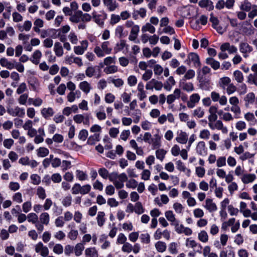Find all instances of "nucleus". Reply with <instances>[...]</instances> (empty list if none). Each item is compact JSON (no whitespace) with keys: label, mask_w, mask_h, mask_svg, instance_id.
<instances>
[{"label":"nucleus","mask_w":257,"mask_h":257,"mask_svg":"<svg viewBox=\"0 0 257 257\" xmlns=\"http://www.w3.org/2000/svg\"><path fill=\"white\" fill-rule=\"evenodd\" d=\"M93 51L98 58H102L106 55L110 54L112 51V48L109 41H105L101 43L100 46H96Z\"/></svg>","instance_id":"nucleus-1"},{"label":"nucleus","mask_w":257,"mask_h":257,"mask_svg":"<svg viewBox=\"0 0 257 257\" xmlns=\"http://www.w3.org/2000/svg\"><path fill=\"white\" fill-rule=\"evenodd\" d=\"M109 179L117 189H120L124 187V183L127 181V176L124 173L120 174L113 173Z\"/></svg>","instance_id":"nucleus-2"},{"label":"nucleus","mask_w":257,"mask_h":257,"mask_svg":"<svg viewBox=\"0 0 257 257\" xmlns=\"http://www.w3.org/2000/svg\"><path fill=\"white\" fill-rule=\"evenodd\" d=\"M7 112L13 117H23L25 114V109L18 106L8 107Z\"/></svg>","instance_id":"nucleus-3"},{"label":"nucleus","mask_w":257,"mask_h":257,"mask_svg":"<svg viewBox=\"0 0 257 257\" xmlns=\"http://www.w3.org/2000/svg\"><path fill=\"white\" fill-rule=\"evenodd\" d=\"M73 120L77 124L83 123L84 125L89 126L90 125V114L88 113L76 114L73 116Z\"/></svg>","instance_id":"nucleus-4"},{"label":"nucleus","mask_w":257,"mask_h":257,"mask_svg":"<svg viewBox=\"0 0 257 257\" xmlns=\"http://www.w3.org/2000/svg\"><path fill=\"white\" fill-rule=\"evenodd\" d=\"M163 87V83L155 79H152L146 85V89L150 90H153L155 89L157 91H160Z\"/></svg>","instance_id":"nucleus-5"},{"label":"nucleus","mask_w":257,"mask_h":257,"mask_svg":"<svg viewBox=\"0 0 257 257\" xmlns=\"http://www.w3.org/2000/svg\"><path fill=\"white\" fill-rule=\"evenodd\" d=\"M208 126L212 130L221 131L222 134H226L228 133L227 127L223 125L222 121L220 120H217L213 123H208Z\"/></svg>","instance_id":"nucleus-6"},{"label":"nucleus","mask_w":257,"mask_h":257,"mask_svg":"<svg viewBox=\"0 0 257 257\" xmlns=\"http://www.w3.org/2000/svg\"><path fill=\"white\" fill-rule=\"evenodd\" d=\"M34 248L36 252L39 253L42 256L46 257L49 255L48 248L44 245L42 242H39L35 244Z\"/></svg>","instance_id":"nucleus-7"},{"label":"nucleus","mask_w":257,"mask_h":257,"mask_svg":"<svg viewBox=\"0 0 257 257\" xmlns=\"http://www.w3.org/2000/svg\"><path fill=\"white\" fill-rule=\"evenodd\" d=\"M239 49L244 58H247L248 56V54L253 51V48L247 42H241L239 43Z\"/></svg>","instance_id":"nucleus-8"},{"label":"nucleus","mask_w":257,"mask_h":257,"mask_svg":"<svg viewBox=\"0 0 257 257\" xmlns=\"http://www.w3.org/2000/svg\"><path fill=\"white\" fill-rule=\"evenodd\" d=\"M163 237L165 239L168 240L170 238V231L167 229L162 230L158 228L154 234V237L156 240H159Z\"/></svg>","instance_id":"nucleus-9"},{"label":"nucleus","mask_w":257,"mask_h":257,"mask_svg":"<svg viewBox=\"0 0 257 257\" xmlns=\"http://www.w3.org/2000/svg\"><path fill=\"white\" fill-rule=\"evenodd\" d=\"M81 45L74 46V52L76 55H82L86 51L88 46L87 40H83L80 42Z\"/></svg>","instance_id":"nucleus-10"},{"label":"nucleus","mask_w":257,"mask_h":257,"mask_svg":"<svg viewBox=\"0 0 257 257\" xmlns=\"http://www.w3.org/2000/svg\"><path fill=\"white\" fill-rule=\"evenodd\" d=\"M200 96L198 93H193L189 97V99L187 102V106L189 108H194L199 102Z\"/></svg>","instance_id":"nucleus-11"},{"label":"nucleus","mask_w":257,"mask_h":257,"mask_svg":"<svg viewBox=\"0 0 257 257\" xmlns=\"http://www.w3.org/2000/svg\"><path fill=\"white\" fill-rule=\"evenodd\" d=\"M240 178L243 184H247L253 183L256 179V176L253 173H245Z\"/></svg>","instance_id":"nucleus-12"},{"label":"nucleus","mask_w":257,"mask_h":257,"mask_svg":"<svg viewBox=\"0 0 257 257\" xmlns=\"http://www.w3.org/2000/svg\"><path fill=\"white\" fill-rule=\"evenodd\" d=\"M181 95V90L179 88H176L173 94H169L167 97V103L168 104L173 103L176 99H179Z\"/></svg>","instance_id":"nucleus-13"},{"label":"nucleus","mask_w":257,"mask_h":257,"mask_svg":"<svg viewBox=\"0 0 257 257\" xmlns=\"http://www.w3.org/2000/svg\"><path fill=\"white\" fill-rule=\"evenodd\" d=\"M188 60L190 63H192L193 66L196 68H200L201 63L199 56L195 53H189L187 56Z\"/></svg>","instance_id":"nucleus-14"},{"label":"nucleus","mask_w":257,"mask_h":257,"mask_svg":"<svg viewBox=\"0 0 257 257\" xmlns=\"http://www.w3.org/2000/svg\"><path fill=\"white\" fill-rule=\"evenodd\" d=\"M196 153L200 156H206L207 155V148L204 142L200 141L196 147Z\"/></svg>","instance_id":"nucleus-15"},{"label":"nucleus","mask_w":257,"mask_h":257,"mask_svg":"<svg viewBox=\"0 0 257 257\" xmlns=\"http://www.w3.org/2000/svg\"><path fill=\"white\" fill-rule=\"evenodd\" d=\"M188 134L183 131H179L177 133V137L176 141L179 144H186L188 142Z\"/></svg>","instance_id":"nucleus-16"},{"label":"nucleus","mask_w":257,"mask_h":257,"mask_svg":"<svg viewBox=\"0 0 257 257\" xmlns=\"http://www.w3.org/2000/svg\"><path fill=\"white\" fill-rule=\"evenodd\" d=\"M102 2L104 6L109 12H113L118 7V4L116 1L102 0Z\"/></svg>","instance_id":"nucleus-17"},{"label":"nucleus","mask_w":257,"mask_h":257,"mask_svg":"<svg viewBox=\"0 0 257 257\" xmlns=\"http://www.w3.org/2000/svg\"><path fill=\"white\" fill-rule=\"evenodd\" d=\"M203 207L209 212L216 211L217 210V207L216 204L213 202L212 199L207 198L205 200V204Z\"/></svg>","instance_id":"nucleus-18"},{"label":"nucleus","mask_w":257,"mask_h":257,"mask_svg":"<svg viewBox=\"0 0 257 257\" xmlns=\"http://www.w3.org/2000/svg\"><path fill=\"white\" fill-rule=\"evenodd\" d=\"M220 49L221 51H227L229 54L236 53L237 51V49L235 46L231 45L228 42L222 44L220 46Z\"/></svg>","instance_id":"nucleus-19"},{"label":"nucleus","mask_w":257,"mask_h":257,"mask_svg":"<svg viewBox=\"0 0 257 257\" xmlns=\"http://www.w3.org/2000/svg\"><path fill=\"white\" fill-rule=\"evenodd\" d=\"M180 86L182 89L188 92H190L194 90L193 84L190 82H186V80H180Z\"/></svg>","instance_id":"nucleus-20"},{"label":"nucleus","mask_w":257,"mask_h":257,"mask_svg":"<svg viewBox=\"0 0 257 257\" xmlns=\"http://www.w3.org/2000/svg\"><path fill=\"white\" fill-rule=\"evenodd\" d=\"M211 69L209 67L206 66H204L202 67L201 69V72L202 74H198L197 78L200 83V86L201 88L203 87V84L204 82L203 76L209 73Z\"/></svg>","instance_id":"nucleus-21"},{"label":"nucleus","mask_w":257,"mask_h":257,"mask_svg":"<svg viewBox=\"0 0 257 257\" xmlns=\"http://www.w3.org/2000/svg\"><path fill=\"white\" fill-rule=\"evenodd\" d=\"M205 62L214 70H218L220 67V63L212 57L207 58L205 60Z\"/></svg>","instance_id":"nucleus-22"},{"label":"nucleus","mask_w":257,"mask_h":257,"mask_svg":"<svg viewBox=\"0 0 257 257\" xmlns=\"http://www.w3.org/2000/svg\"><path fill=\"white\" fill-rule=\"evenodd\" d=\"M85 73L86 76L89 78L93 76L99 78L101 76L100 74H96V67L92 66L88 67L86 69Z\"/></svg>","instance_id":"nucleus-23"},{"label":"nucleus","mask_w":257,"mask_h":257,"mask_svg":"<svg viewBox=\"0 0 257 257\" xmlns=\"http://www.w3.org/2000/svg\"><path fill=\"white\" fill-rule=\"evenodd\" d=\"M198 4L201 8H205L208 11L213 10L214 9L213 3L211 0H201Z\"/></svg>","instance_id":"nucleus-24"},{"label":"nucleus","mask_w":257,"mask_h":257,"mask_svg":"<svg viewBox=\"0 0 257 257\" xmlns=\"http://www.w3.org/2000/svg\"><path fill=\"white\" fill-rule=\"evenodd\" d=\"M126 34L124 31V27L123 26L118 25L114 30V35L116 38L121 39L125 37Z\"/></svg>","instance_id":"nucleus-25"},{"label":"nucleus","mask_w":257,"mask_h":257,"mask_svg":"<svg viewBox=\"0 0 257 257\" xmlns=\"http://www.w3.org/2000/svg\"><path fill=\"white\" fill-rule=\"evenodd\" d=\"M79 88L86 94L89 93L92 89L91 84L86 81L81 82L79 84Z\"/></svg>","instance_id":"nucleus-26"},{"label":"nucleus","mask_w":257,"mask_h":257,"mask_svg":"<svg viewBox=\"0 0 257 257\" xmlns=\"http://www.w3.org/2000/svg\"><path fill=\"white\" fill-rule=\"evenodd\" d=\"M176 84V81L173 76H170L165 82L163 87L165 90L170 91L172 87Z\"/></svg>","instance_id":"nucleus-27"},{"label":"nucleus","mask_w":257,"mask_h":257,"mask_svg":"<svg viewBox=\"0 0 257 257\" xmlns=\"http://www.w3.org/2000/svg\"><path fill=\"white\" fill-rule=\"evenodd\" d=\"M142 33L149 32L150 34H154L156 32L155 27L149 22L146 23L141 28Z\"/></svg>","instance_id":"nucleus-28"},{"label":"nucleus","mask_w":257,"mask_h":257,"mask_svg":"<svg viewBox=\"0 0 257 257\" xmlns=\"http://www.w3.org/2000/svg\"><path fill=\"white\" fill-rule=\"evenodd\" d=\"M41 113L43 117H44L45 119H48L54 115V111L52 107H45L41 110Z\"/></svg>","instance_id":"nucleus-29"},{"label":"nucleus","mask_w":257,"mask_h":257,"mask_svg":"<svg viewBox=\"0 0 257 257\" xmlns=\"http://www.w3.org/2000/svg\"><path fill=\"white\" fill-rule=\"evenodd\" d=\"M32 26V23L30 21L27 20L25 21L23 25H18L17 26L19 30L21 32H23L24 31L26 32H29L30 31Z\"/></svg>","instance_id":"nucleus-30"},{"label":"nucleus","mask_w":257,"mask_h":257,"mask_svg":"<svg viewBox=\"0 0 257 257\" xmlns=\"http://www.w3.org/2000/svg\"><path fill=\"white\" fill-rule=\"evenodd\" d=\"M227 249H223L220 252V257H234V251L231 246H228Z\"/></svg>","instance_id":"nucleus-31"},{"label":"nucleus","mask_w":257,"mask_h":257,"mask_svg":"<svg viewBox=\"0 0 257 257\" xmlns=\"http://www.w3.org/2000/svg\"><path fill=\"white\" fill-rule=\"evenodd\" d=\"M54 51L57 57H61L64 54L63 47L60 42H55L54 46Z\"/></svg>","instance_id":"nucleus-32"},{"label":"nucleus","mask_w":257,"mask_h":257,"mask_svg":"<svg viewBox=\"0 0 257 257\" xmlns=\"http://www.w3.org/2000/svg\"><path fill=\"white\" fill-rule=\"evenodd\" d=\"M34 31L37 33H40L41 32L40 28L44 26V21L40 18L36 19L34 22Z\"/></svg>","instance_id":"nucleus-33"},{"label":"nucleus","mask_w":257,"mask_h":257,"mask_svg":"<svg viewBox=\"0 0 257 257\" xmlns=\"http://www.w3.org/2000/svg\"><path fill=\"white\" fill-rule=\"evenodd\" d=\"M86 257H98V251L94 247L87 248L85 250Z\"/></svg>","instance_id":"nucleus-34"},{"label":"nucleus","mask_w":257,"mask_h":257,"mask_svg":"<svg viewBox=\"0 0 257 257\" xmlns=\"http://www.w3.org/2000/svg\"><path fill=\"white\" fill-rule=\"evenodd\" d=\"M79 235L78 230L71 228L69 232L67 233V237L71 241H74L77 239Z\"/></svg>","instance_id":"nucleus-35"},{"label":"nucleus","mask_w":257,"mask_h":257,"mask_svg":"<svg viewBox=\"0 0 257 257\" xmlns=\"http://www.w3.org/2000/svg\"><path fill=\"white\" fill-rule=\"evenodd\" d=\"M192 115L198 118H202L205 114L204 109L201 107H197L192 111Z\"/></svg>","instance_id":"nucleus-36"},{"label":"nucleus","mask_w":257,"mask_h":257,"mask_svg":"<svg viewBox=\"0 0 257 257\" xmlns=\"http://www.w3.org/2000/svg\"><path fill=\"white\" fill-rule=\"evenodd\" d=\"M233 79L238 83H242L244 81V76L242 73L238 70H235L233 73Z\"/></svg>","instance_id":"nucleus-37"},{"label":"nucleus","mask_w":257,"mask_h":257,"mask_svg":"<svg viewBox=\"0 0 257 257\" xmlns=\"http://www.w3.org/2000/svg\"><path fill=\"white\" fill-rule=\"evenodd\" d=\"M40 222L48 225L50 222V215L48 212H44L39 216Z\"/></svg>","instance_id":"nucleus-38"},{"label":"nucleus","mask_w":257,"mask_h":257,"mask_svg":"<svg viewBox=\"0 0 257 257\" xmlns=\"http://www.w3.org/2000/svg\"><path fill=\"white\" fill-rule=\"evenodd\" d=\"M42 56V53L40 50H36L33 54L32 58L31 59L32 62L35 64H38L40 62Z\"/></svg>","instance_id":"nucleus-39"},{"label":"nucleus","mask_w":257,"mask_h":257,"mask_svg":"<svg viewBox=\"0 0 257 257\" xmlns=\"http://www.w3.org/2000/svg\"><path fill=\"white\" fill-rule=\"evenodd\" d=\"M81 11H77L73 15H71L69 20L73 23H79L81 21Z\"/></svg>","instance_id":"nucleus-40"},{"label":"nucleus","mask_w":257,"mask_h":257,"mask_svg":"<svg viewBox=\"0 0 257 257\" xmlns=\"http://www.w3.org/2000/svg\"><path fill=\"white\" fill-rule=\"evenodd\" d=\"M165 216L167 219L170 222L171 225L175 223L178 220L176 219L175 214L171 210H168L165 212Z\"/></svg>","instance_id":"nucleus-41"},{"label":"nucleus","mask_w":257,"mask_h":257,"mask_svg":"<svg viewBox=\"0 0 257 257\" xmlns=\"http://www.w3.org/2000/svg\"><path fill=\"white\" fill-rule=\"evenodd\" d=\"M105 213L103 211H99L98 212L96 220L98 225L102 227L105 222Z\"/></svg>","instance_id":"nucleus-42"},{"label":"nucleus","mask_w":257,"mask_h":257,"mask_svg":"<svg viewBox=\"0 0 257 257\" xmlns=\"http://www.w3.org/2000/svg\"><path fill=\"white\" fill-rule=\"evenodd\" d=\"M84 249V246L83 243L80 242L77 243L74 247H73V251L76 256H79L82 253Z\"/></svg>","instance_id":"nucleus-43"},{"label":"nucleus","mask_w":257,"mask_h":257,"mask_svg":"<svg viewBox=\"0 0 257 257\" xmlns=\"http://www.w3.org/2000/svg\"><path fill=\"white\" fill-rule=\"evenodd\" d=\"M154 149L159 148L161 146V137L159 135L156 134L154 138L151 139V144Z\"/></svg>","instance_id":"nucleus-44"},{"label":"nucleus","mask_w":257,"mask_h":257,"mask_svg":"<svg viewBox=\"0 0 257 257\" xmlns=\"http://www.w3.org/2000/svg\"><path fill=\"white\" fill-rule=\"evenodd\" d=\"M186 245L187 247L195 248L198 247L200 249L202 248V246L199 243H197L195 240L191 239L190 238H188L186 240Z\"/></svg>","instance_id":"nucleus-45"},{"label":"nucleus","mask_w":257,"mask_h":257,"mask_svg":"<svg viewBox=\"0 0 257 257\" xmlns=\"http://www.w3.org/2000/svg\"><path fill=\"white\" fill-rule=\"evenodd\" d=\"M231 83V79L228 77H223L220 78L219 84L220 86L223 89Z\"/></svg>","instance_id":"nucleus-46"},{"label":"nucleus","mask_w":257,"mask_h":257,"mask_svg":"<svg viewBox=\"0 0 257 257\" xmlns=\"http://www.w3.org/2000/svg\"><path fill=\"white\" fill-rule=\"evenodd\" d=\"M100 140V134H94L91 135L87 139V143L90 145H94L96 142L99 141Z\"/></svg>","instance_id":"nucleus-47"},{"label":"nucleus","mask_w":257,"mask_h":257,"mask_svg":"<svg viewBox=\"0 0 257 257\" xmlns=\"http://www.w3.org/2000/svg\"><path fill=\"white\" fill-rule=\"evenodd\" d=\"M0 64L2 66L6 67L9 69H12L15 68L14 64L9 61L6 58H2L0 59Z\"/></svg>","instance_id":"nucleus-48"},{"label":"nucleus","mask_w":257,"mask_h":257,"mask_svg":"<svg viewBox=\"0 0 257 257\" xmlns=\"http://www.w3.org/2000/svg\"><path fill=\"white\" fill-rule=\"evenodd\" d=\"M198 239L203 243H206L208 241L209 236L207 232L205 230L200 231L198 234Z\"/></svg>","instance_id":"nucleus-49"},{"label":"nucleus","mask_w":257,"mask_h":257,"mask_svg":"<svg viewBox=\"0 0 257 257\" xmlns=\"http://www.w3.org/2000/svg\"><path fill=\"white\" fill-rule=\"evenodd\" d=\"M155 246L156 247V250L159 252H164L167 248V245L166 243L162 241H157L155 243Z\"/></svg>","instance_id":"nucleus-50"},{"label":"nucleus","mask_w":257,"mask_h":257,"mask_svg":"<svg viewBox=\"0 0 257 257\" xmlns=\"http://www.w3.org/2000/svg\"><path fill=\"white\" fill-rule=\"evenodd\" d=\"M76 177L79 181H85L88 179V175L86 172L80 170H76L75 172Z\"/></svg>","instance_id":"nucleus-51"},{"label":"nucleus","mask_w":257,"mask_h":257,"mask_svg":"<svg viewBox=\"0 0 257 257\" xmlns=\"http://www.w3.org/2000/svg\"><path fill=\"white\" fill-rule=\"evenodd\" d=\"M125 41L123 40H120L118 42L116 43L114 47V51L115 53H117L122 50L125 47Z\"/></svg>","instance_id":"nucleus-52"},{"label":"nucleus","mask_w":257,"mask_h":257,"mask_svg":"<svg viewBox=\"0 0 257 257\" xmlns=\"http://www.w3.org/2000/svg\"><path fill=\"white\" fill-rule=\"evenodd\" d=\"M145 209L141 202H137L135 204L134 212L137 214H142L145 212Z\"/></svg>","instance_id":"nucleus-53"},{"label":"nucleus","mask_w":257,"mask_h":257,"mask_svg":"<svg viewBox=\"0 0 257 257\" xmlns=\"http://www.w3.org/2000/svg\"><path fill=\"white\" fill-rule=\"evenodd\" d=\"M72 197L71 195L69 194L65 196L62 200L61 203L63 206L65 207H69L71 205Z\"/></svg>","instance_id":"nucleus-54"},{"label":"nucleus","mask_w":257,"mask_h":257,"mask_svg":"<svg viewBox=\"0 0 257 257\" xmlns=\"http://www.w3.org/2000/svg\"><path fill=\"white\" fill-rule=\"evenodd\" d=\"M195 75V72L192 69H189L186 71L184 76L181 80H187L193 79Z\"/></svg>","instance_id":"nucleus-55"},{"label":"nucleus","mask_w":257,"mask_h":257,"mask_svg":"<svg viewBox=\"0 0 257 257\" xmlns=\"http://www.w3.org/2000/svg\"><path fill=\"white\" fill-rule=\"evenodd\" d=\"M28 221L35 224L38 222V216L35 213H30L27 215Z\"/></svg>","instance_id":"nucleus-56"},{"label":"nucleus","mask_w":257,"mask_h":257,"mask_svg":"<svg viewBox=\"0 0 257 257\" xmlns=\"http://www.w3.org/2000/svg\"><path fill=\"white\" fill-rule=\"evenodd\" d=\"M166 153L167 151L163 149H159L155 152L156 158L161 162L164 159Z\"/></svg>","instance_id":"nucleus-57"},{"label":"nucleus","mask_w":257,"mask_h":257,"mask_svg":"<svg viewBox=\"0 0 257 257\" xmlns=\"http://www.w3.org/2000/svg\"><path fill=\"white\" fill-rule=\"evenodd\" d=\"M92 19L96 24H97L99 26H101L103 24V21L101 19V16L100 15L97 14L96 12L94 11L92 13Z\"/></svg>","instance_id":"nucleus-58"},{"label":"nucleus","mask_w":257,"mask_h":257,"mask_svg":"<svg viewBox=\"0 0 257 257\" xmlns=\"http://www.w3.org/2000/svg\"><path fill=\"white\" fill-rule=\"evenodd\" d=\"M117 71V67L113 65L107 66L104 69V72L107 74L114 73Z\"/></svg>","instance_id":"nucleus-59"},{"label":"nucleus","mask_w":257,"mask_h":257,"mask_svg":"<svg viewBox=\"0 0 257 257\" xmlns=\"http://www.w3.org/2000/svg\"><path fill=\"white\" fill-rule=\"evenodd\" d=\"M239 8L242 11L249 12L251 8V4L247 1H244L241 3Z\"/></svg>","instance_id":"nucleus-60"},{"label":"nucleus","mask_w":257,"mask_h":257,"mask_svg":"<svg viewBox=\"0 0 257 257\" xmlns=\"http://www.w3.org/2000/svg\"><path fill=\"white\" fill-rule=\"evenodd\" d=\"M36 194L38 197L42 200H44L46 197L45 190L42 187L39 186L36 190Z\"/></svg>","instance_id":"nucleus-61"},{"label":"nucleus","mask_w":257,"mask_h":257,"mask_svg":"<svg viewBox=\"0 0 257 257\" xmlns=\"http://www.w3.org/2000/svg\"><path fill=\"white\" fill-rule=\"evenodd\" d=\"M210 132L207 129H203L200 131L199 137L200 139L203 140H208L210 137Z\"/></svg>","instance_id":"nucleus-62"},{"label":"nucleus","mask_w":257,"mask_h":257,"mask_svg":"<svg viewBox=\"0 0 257 257\" xmlns=\"http://www.w3.org/2000/svg\"><path fill=\"white\" fill-rule=\"evenodd\" d=\"M49 153V150L44 147H40L39 149L37 150V155L40 157H45L48 155Z\"/></svg>","instance_id":"nucleus-63"},{"label":"nucleus","mask_w":257,"mask_h":257,"mask_svg":"<svg viewBox=\"0 0 257 257\" xmlns=\"http://www.w3.org/2000/svg\"><path fill=\"white\" fill-rule=\"evenodd\" d=\"M247 82L257 86V74H250L247 77Z\"/></svg>","instance_id":"nucleus-64"}]
</instances>
